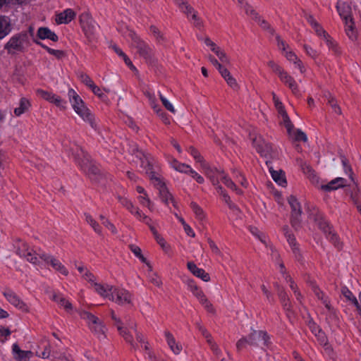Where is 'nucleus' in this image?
<instances>
[{
	"instance_id": "62",
	"label": "nucleus",
	"mask_w": 361,
	"mask_h": 361,
	"mask_svg": "<svg viewBox=\"0 0 361 361\" xmlns=\"http://www.w3.org/2000/svg\"><path fill=\"white\" fill-rule=\"evenodd\" d=\"M30 250L28 245L26 243H23L16 250V254L20 257H24L27 252Z\"/></svg>"
},
{
	"instance_id": "16",
	"label": "nucleus",
	"mask_w": 361,
	"mask_h": 361,
	"mask_svg": "<svg viewBox=\"0 0 361 361\" xmlns=\"http://www.w3.org/2000/svg\"><path fill=\"white\" fill-rule=\"evenodd\" d=\"M346 185V180L343 178H336L325 185H321V189L325 192L336 190Z\"/></svg>"
},
{
	"instance_id": "48",
	"label": "nucleus",
	"mask_w": 361,
	"mask_h": 361,
	"mask_svg": "<svg viewBox=\"0 0 361 361\" xmlns=\"http://www.w3.org/2000/svg\"><path fill=\"white\" fill-rule=\"evenodd\" d=\"M267 65L274 73H276L279 75V78L285 72L283 68L277 63H276L274 61H269L267 63Z\"/></svg>"
},
{
	"instance_id": "7",
	"label": "nucleus",
	"mask_w": 361,
	"mask_h": 361,
	"mask_svg": "<svg viewBox=\"0 0 361 361\" xmlns=\"http://www.w3.org/2000/svg\"><path fill=\"white\" fill-rule=\"evenodd\" d=\"M288 202L291 208L290 224L291 226L297 230L300 228L301 223V205L297 198L293 195H290L288 198Z\"/></svg>"
},
{
	"instance_id": "23",
	"label": "nucleus",
	"mask_w": 361,
	"mask_h": 361,
	"mask_svg": "<svg viewBox=\"0 0 361 361\" xmlns=\"http://www.w3.org/2000/svg\"><path fill=\"white\" fill-rule=\"evenodd\" d=\"M164 335L166 338L167 344L169 346L171 351L174 354L178 355L182 350V345L180 343L176 342L175 338L170 331H165Z\"/></svg>"
},
{
	"instance_id": "52",
	"label": "nucleus",
	"mask_w": 361,
	"mask_h": 361,
	"mask_svg": "<svg viewBox=\"0 0 361 361\" xmlns=\"http://www.w3.org/2000/svg\"><path fill=\"white\" fill-rule=\"evenodd\" d=\"M78 77L80 78L81 81L85 85L88 86L90 88H91L94 85V82L90 78V77L88 75H87L86 73H83V72L80 73L79 75H78Z\"/></svg>"
},
{
	"instance_id": "25",
	"label": "nucleus",
	"mask_w": 361,
	"mask_h": 361,
	"mask_svg": "<svg viewBox=\"0 0 361 361\" xmlns=\"http://www.w3.org/2000/svg\"><path fill=\"white\" fill-rule=\"evenodd\" d=\"M202 167L204 170L206 176L211 180L214 185H219L218 178L216 177V173H224V171H219L216 169L211 168L207 163H202Z\"/></svg>"
},
{
	"instance_id": "14",
	"label": "nucleus",
	"mask_w": 361,
	"mask_h": 361,
	"mask_svg": "<svg viewBox=\"0 0 361 361\" xmlns=\"http://www.w3.org/2000/svg\"><path fill=\"white\" fill-rule=\"evenodd\" d=\"M12 353L13 357L18 361H29L33 355L30 350H22L17 343L13 345Z\"/></svg>"
},
{
	"instance_id": "27",
	"label": "nucleus",
	"mask_w": 361,
	"mask_h": 361,
	"mask_svg": "<svg viewBox=\"0 0 361 361\" xmlns=\"http://www.w3.org/2000/svg\"><path fill=\"white\" fill-rule=\"evenodd\" d=\"M269 172L273 180L279 185L285 186L287 183L285 173L281 169L275 171L272 166H269Z\"/></svg>"
},
{
	"instance_id": "17",
	"label": "nucleus",
	"mask_w": 361,
	"mask_h": 361,
	"mask_svg": "<svg viewBox=\"0 0 361 361\" xmlns=\"http://www.w3.org/2000/svg\"><path fill=\"white\" fill-rule=\"evenodd\" d=\"M187 267L193 275L200 278L202 281L207 282L210 280L209 274L203 269L198 268L193 262H188Z\"/></svg>"
},
{
	"instance_id": "44",
	"label": "nucleus",
	"mask_w": 361,
	"mask_h": 361,
	"mask_svg": "<svg viewBox=\"0 0 361 361\" xmlns=\"http://www.w3.org/2000/svg\"><path fill=\"white\" fill-rule=\"evenodd\" d=\"M190 207L198 220L202 221L204 219L205 214L203 209L196 202H192Z\"/></svg>"
},
{
	"instance_id": "64",
	"label": "nucleus",
	"mask_w": 361,
	"mask_h": 361,
	"mask_svg": "<svg viewBox=\"0 0 361 361\" xmlns=\"http://www.w3.org/2000/svg\"><path fill=\"white\" fill-rule=\"evenodd\" d=\"M32 250H29L26 255L23 257L26 258V259L30 262V263H32L34 264H37L38 263V259L35 255V253L32 252Z\"/></svg>"
},
{
	"instance_id": "31",
	"label": "nucleus",
	"mask_w": 361,
	"mask_h": 361,
	"mask_svg": "<svg viewBox=\"0 0 361 361\" xmlns=\"http://www.w3.org/2000/svg\"><path fill=\"white\" fill-rule=\"evenodd\" d=\"M345 24V32L348 37L354 41L357 39V33L355 30L354 21L353 18H350L348 19L343 20Z\"/></svg>"
},
{
	"instance_id": "10",
	"label": "nucleus",
	"mask_w": 361,
	"mask_h": 361,
	"mask_svg": "<svg viewBox=\"0 0 361 361\" xmlns=\"http://www.w3.org/2000/svg\"><path fill=\"white\" fill-rule=\"evenodd\" d=\"M7 301L23 312H28L27 305L12 290L6 288L3 293Z\"/></svg>"
},
{
	"instance_id": "29",
	"label": "nucleus",
	"mask_w": 361,
	"mask_h": 361,
	"mask_svg": "<svg viewBox=\"0 0 361 361\" xmlns=\"http://www.w3.org/2000/svg\"><path fill=\"white\" fill-rule=\"evenodd\" d=\"M337 11L340 16L343 19H348L351 17V7L345 2L338 1L336 4Z\"/></svg>"
},
{
	"instance_id": "50",
	"label": "nucleus",
	"mask_w": 361,
	"mask_h": 361,
	"mask_svg": "<svg viewBox=\"0 0 361 361\" xmlns=\"http://www.w3.org/2000/svg\"><path fill=\"white\" fill-rule=\"evenodd\" d=\"M150 31L154 35V36L156 37V39L158 42H165L166 39L164 37V35L161 33L159 30L154 25L150 26Z\"/></svg>"
},
{
	"instance_id": "8",
	"label": "nucleus",
	"mask_w": 361,
	"mask_h": 361,
	"mask_svg": "<svg viewBox=\"0 0 361 361\" xmlns=\"http://www.w3.org/2000/svg\"><path fill=\"white\" fill-rule=\"evenodd\" d=\"M151 180L159 190V197L161 201L168 205L170 200L173 203V206L176 207V202L172 195L170 193L167 187L166 186L165 183L161 180V178L158 176L153 175L151 177Z\"/></svg>"
},
{
	"instance_id": "59",
	"label": "nucleus",
	"mask_w": 361,
	"mask_h": 361,
	"mask_svg": "<svg viewBox=\"0 0 361 361\" xmlns=\"http://www.w3.org/2000/svg\"><path fill=\"white\" fill-rule=\"evenodd\" d=\"M273 95V100L275 104V106L279 112V114H281L283 111H286L284 109V106L281 102L279 100V99L276 97V94L274 92H272Z\"/></svg>"
},
{
	"instance_id": "20",
	"label": "nucleus",
	"mask_w": 361,
	"mask_h": 361,
	"mask_svg": "<svg viewBox=\"0 0 361 361\" xmlns=\"http://www.w3.org/2000/svg\"><path fill=\"white\" fill-rule=\"evenodd\" d=\"M68 95L75 111H78L80 107L85 106L84 102L73 89H69Z\"/></svg>"
},
{
	"instance_id": "57",
	"label": "nucleus",
	"mask_w": 361,
	"mask_h": 361,
	"mask_svg": "<svg viewBox=\"0 0 361 361\" xmlns=\"http://www.w3.org/2000/svg\"><path fill=\"white\" fill-rule=\"evenodd\" d=\"M310 286L312 291L317 297V298L320 300H323L324 297V293L319 289V288L317 286V284L312 281L310 282Z\"/></svg>"
},
{
	"instance_id": "6",
	"label": "nucleus",
	"mask_w": 361,
	"mask_h": 361,
	"mask_svg": "<svg viewBox=\"0 0 361 361\" xmlns=\"http://www.w3.org/2000/svg\"><path fill=\"white\" fill-rule=\"evenodd\" d=\"M81 28L88 39L92 42L96 38L98 25L88 13H82L79 16Z\"/></svg>"
},
{
	"instance_id": "49",
	"label": "nucleus",
	"mask_w": 361,
	"mask_h": 361,
	"mask_svg": "<svg viewBox=\"0 0 361 361\" xmlns=\"http://www.w3.org/2000/svg\"><path fill=\"white\" fill-rule=\"evenodd\" d=\"M119 202L125 207L127 209H128L131 214L134 213L135 207L133 204V203L128 200L127 198L122 197L121 196L118 197Z\"/></svg>"
},
{
	"instance_id": "4",
	"label": "nucleus",
	"mask_w": 361,
	"mask_h": 361,
	"mask_svg": "<svg viewBox=\"0 0 361 361\" xmlns=\"http://www.w3.org/2000/svg\"><path fill=\"white\" fill-rule=\"evenodd\" d=\"M28 43L29 37L27 32H21L12 36L5 44L4 48L8 54H13L16 52L23 51Z\"/></svg>"
},
{
	"instance_id": "12",
	"label": "nucleus",
	"mask_w": 361,
	"mask_h": 361,
	"mask_svg": "<svg viewBox=\"0 0 361 361\" xmlns=\"http://www.w3.org/2000/svg\"><path fill=\"white\" fill-rule=\"evenodd\" d=\"M39 258L46 263L49 264L56 271H59L61 274L64 276L68 274L67 269L54 256L43 253L39 255Z\"/></svg>"
},
{
	"instance_id": "24",
	"label": "nucleus",
	"mask_w": 361,
	"mask_h": 361,
	"mask_svg": "<svg viewBox=\"0 0 361 361\" xmlns=\"http://www.w3.org/2000/svg\"><path fill=\"white\" fill-rule=\"evenodd\" d=\"M37 37L40 39H49L53 42H57L59 37L54 32L47 27H41L38 29Z\"/></svg>"
},
{
	"instance_id": "28",
	"label": "nucleus",
	"mask_w": 361,
	"mask_h": 361,
	"mask_svg": "<svg viewBox=\"0 0 361 361\" xmlns=\"http://www.w3.org/2000/svg\"><path fill=\"white\" fill-rule=\"evenodd\" d=\"M341 292L348 301L350 302L356 307L357 311L361 315V305H360L357 298L353 295V293L346 286L342 287Z\"/></svg>"
},
{
	"instance_id": "58",
	"label": "nucleus",
	"mask_w": 361,
	"mask_h": 361,
	"mask_svg": "<svg viewBox=\"0 0 361 361\" xmlns=\"http://www.w3.org/2000/svg\"><path fill=\"white\" fill-rule=\"evenodd\" d=\"M328 104L331 106V108L333 109L334 111L336 114H337L338 115L341 114V109L340 106H338L337 101L334 97H329V101Z\"/></svg>"
},
{
	"instance_id": "2",
	"label": "nucleus",
	"mask_w": 361,
	"mask_h": 361,
	"mask_svg": "<svg viewBox=\"0 0 361 361\" xmlns=\"http://www.w3.org/2000/svg\"><path fill=\"white\" fill-rule=\"evenodd\" d=\"M79 314L81 319L86 321L89 329L98 339L106 338V327L101 319L85 310L80 311Z\"/></svg>"
},
{
	"instance_id": "40",
	"label": "nucleus",
	"mask_w": 361,
	"mask_h": 361,
	"mask_svg": "<svg viewBox=\"0 0 361 361\" xmlns=\"http://www.w3.org/2000/svg\"><path fill=\"white\" fill-rule=\"evenodd\" d=\"M315 336L317 338V340L320 345H323L325 348V350L329 353L332 350V349L329 345L328 339L325 334V333L321 330L319 331L317 334H314Z\"/></svg>"
},
{
	"instance_id": "55",
	"label": "nucleus",
	"mask_w": 361,
	"mask_h": 361,
	"mask_svg": "<svg viewBox=\"0 0 361 361\" xmlns=\"http://www.w3.org/2000/svg\"><path fill=\"white\" fill-rule=\"evenodd\" d=\"M318 36H323L324 38L327 40V39L330 38V36L328 33L323 29V27L317 23V25L312 27Z\"/></svg>"
},
{
	"instance_id": "47",
	"label": "nucleus",
	"mask_w": 361,
	"mask_h": 361,
	"mask_svg": "<svg viewBox=\"0 0 361 361\" xmlns=\"http://www.w3.org/2000/svg\"><path fill=\"white\" fill-rule=\"evenodd\" d=\"M283 232L284 235L286 236L289 245L290 246H295V243H296L295 238L294 235L290 233L289 228L288 226H284L283 227Z\"/></svg>"
},
{
	"instance_id": "53",
	"label": "nucleus",
	"mask_w": 361,
	"mask_h": 361,
	"mask_svg": "<svg viewBox=\"0 0 361 361\" xmlns=\"http://www.w3.org/2000/svg\"><path fill=\"white\" fill-rule=\"evenodd\" d=\"M188 152L197 162H200L201 164L202 163H204L203 157L201 156L197 149H196L195 147L192 146L188 148Z\"/></svg>"
},
{
	"instance_id": "42",
	"label": "nucleus",
	"mask_w": 361,
	"mask_h": 361,
	"mask_svg": "<svg viewBox=\"0 0 361 361\" xmlns=\"http://www.w3.org/2000/svg\"><path fill=\"white\" fill-rule=\"evenodd\" d=\"M326 238L338 249L342 248V243L340 242V239L338 235L333 230L328 235H326Z\"/></svg>"
},
{
	"instance_id": "26",
	"label": "nucleus",
	"mask_w": 361,
	"mask_h": 361,
	"mask_svg": "<svg viewBox=\"0 0 361 361\" xmlns=\"http://www.w3.org/2000/svg\"><path fill=\"white\" fill-rule=\"evenodd\" d=\"M75 13L72 9L67 8L57 15L56 20L58 24H67L75 17Z\"/></svg>"
},
{
	"instance_id": "13",
	"label": "nucleus",
	"mask_w": 361,
	"mask_h": 361,
	"mask_svg": "<svg viewBox=\"0 0 361 361\" xmlns=\"http://www.w3.org/2000/svg\"><path fill=\"white\" fill-rule=\"evenodd\" d=\"M112 293H114V301L118 305L131 304L132 295L128 290L124 289L120 290L114 287Z\"/></svg>"
},
{
	"instance_id": "22",
	"label": "nucleus",
	"mask_w": 361,
	"mask_h": 361,
	"mask_svg": "<svg viewBox=\"0 0 361 361\" xmlns=\"http://www.w3.org/2000/svg\"><path fill=\"white\" fill-rule=\"evenodd\" d=\"M275 286L277 290L278 296L280 299V301L283 308L287 311H290L291 310V303L290 302L289 297L288 296L286 292L278 283H276Z\"/></svg>"
},
{
	"instance_id": "1",
	"label": "nucleus",
	"mask_w": 361,
	"mask_h": 361,
	"mask_svg": "<svg viewBox=\"0 0 361 361\" xmlns=\"http://www.w3.org/2000/svg\"><path fill=\"white\" fill-rule=\"evenodd\" d=\"M270 338L265 331L252 330L247 336H244L239 339L236 343L238 351L245 348L247 345L252 347H260L264 349V347H269L270 344Z\"/></svg>"
},
{
	"instance_id": "19",
	"label": "nucleus",
	"mask_w": 361,
	"mask_h": 361,
	"mask_svg": "<svg viewBox=\"0 0 361 361\" xmlns=\"http://www.w3.org/2000/svg\"><path fill=\"white\" fill-rule=\"evenodd\" d=\"M314 210H315V214H314V221L317 223L319 229L322 230L326 235H328L333 231L332 227L330 226L329 222L324 219L322 215L319 213L317 209L314 208Z\"/></svg>"
},
{
	"instance_id": "9",
	"label": "nucleus",
	"mask_w": 361,
	"mask_h": 361,
	"mask_svg": "<svg viewBox=\"0 0 361 361\" xmlns=\"http://www.w3.org/2000/svg\"><path fill=\"white\" fill-rule=\"evenodd\" d=\"M136 157L140 159L141 167L145 170V173L149 176L150 180L153 175L157 176L154 171V160L149 154L137 150Z\"/></svg>"
},
{
	"instance_id": "39",
	"label": "nucleus",
	"mask_w": 361,
	"mask_h": 361,
	"mask_svg": "<svg viewBox=\"0 0 361 361\" xmlns=\"http://www.w3.org/2000/svg\"><path fill=\"white\" fill-rule=\"evenodd\" d=\"M118 331H119L120 335L123 337L126 342L130 343L133 348H136V345L133 341V336L129 333V331L126 329H124L123 326L118 325Z\"/></svg>"
},
{
	"instance_id": "56",
	"label": "nucleus",
	"mask_w": 361,
	"mask_h": 361,
	"mask_svg": "<svg viewBox=\"0 0 361 361\" xmlns=\"http://www.w3.org/2000/svg\"><path fill=\"white\" fill-rule=\"evenodd\" d=\"M214 53L223 63H230V60L227 56L226 54L223 50H221L220 47H219L218 49L216 50Z\"/></svg>"
},
{
	"instance_id": "35",
	"label": "nucleus",
	"mask_w": 361,
	"mask_h": 361,
	"mask_svg": "<svg viewBox=\"0 0 361 361\" xmlns=\"http://www.w3.org/2000/svg\"><path fill=\"white\" fill-rule=\"evenodd\" d=\"M113 49L114 51L121 57L123 59V61L132 70L134 71H137V68L133 66L132 61L128 57V56L116 45L112 46Z\"/></svg>"
},
{
	"instance_id": "33",
	"label": "nucleus",
	"mask_w": 361,
	"mask_h": 361,
	"mask_svg": "<svg viewBox=\"0 0 361 361\" xmlns=\"http://www.w3.org/2000/svg\"><path fill=\"white\" fill-rule=\"evenodd\" d=\"M84 215L86 222L93 228L94 232L100 235H102V227L97 221L88 213H85Z\"/></svg>"
},
{
	"instance_id": "34",
	"label": "nucleus",
	"mask_w": 361,
	"mask_h": 361,
	"mask_svg": "<svg viewBox=\"0 0 361 361\" xmlns=\"http://www.w3.org/2000/svg\"><path fill=\"white\" fill-rule=\"evenodd\" d=\"M30 106V102L25 98H22L20 100L19 106L14 109V114L17 116H20L25 111H27Z\"/></svg>"
},
{
	"instance_id": "51",
	"label": "nucleus",
	"mask_w": 361,
	"mask_h": 361,
	"mask_svg": "<svg viewBox=\"0 0 361 361\" xmlns=\"http://www.w3.org/2000/svg\"><path fill=\"white\" fill-rule=\"evenodd\" d=\"M178 219L183 225L184 231L186 233V234L189 236L194 238L195 236V233L191 228V227L185 221V220L181 216H178Z\"/></svg>"
},
{
	"instance_id": "3",
	"label": "nucleus",
	"mask_w": 361,
	"mask_h": 361,
	"mask_svg": "<svg viewBox=\"0 0 361 361\" xmlns=\"http://www.w3.org/2000/svg\"><path fill=\"white\" fill-rule=\"evenodd\" d=\"M129 36L133 46L137 49V53L145 59V61L153 65L156 63L152 49L134 32H130Z\"/></svg>"
},
{
	"instance_id": "32",
	"label": "nucleus",
	"mask_w": 361,
	"mask_h": 361,
	"mask_svg": "<svg viewBox=\"0 0 361 361\" xmlns=\"http://www.w3.org/2000/svg\"><path fill=\"white\" fill-rule=\"evenodd\" d=\"M187 285L190 291L199 300L205 296L202 290L199 288L193 280L188 279L187 281Z\"/></svg>"
},
{
	"instance_id": "45",
	"label": "nucleus",
	"mask_w": 361,
	"mask_h": 361,
	"mask_svg": "<svg viewBox=\"0 0 361 361\" xmlns=\"http://www.w3.org/2000/svg\"><path fill=\"white\" fill-rule=\"evenodd\" d=\"M245 13L252 17L253 20H259V13L253 8V7L248 3L245 2L244 5Z\"/></svg>"
},
{
	"instance_id": "63",
	"label": "nucleus",
	"mask_w": 361,
	"mask_h": 361,
	"mask_svg": "<svg viewBox=\"0 0 361 361\" xmlns=\"http://www.w3.org/2000/svg\"><path fill=\"white\" fill-rule=\"evenodd\" d=\"M200 302L204 305V308L209 312H214V309L212 305V303L208 301L207 298H206V296H204V298H202V299H200Z\"/></svg>"
},
{
	"instance_id": "18",
	"label": "nucleus",
	"mask_w": 361,
	"mask_h": 361,
	"mask_svg": "<svg viewBox=\"0 0 361 361\" xmlns=\"http://www.w3.org/2000/svg\"><path fill=\"white\" fill-rule=\"evenodd\" d=\"M12 31L11 19L5 16H0V40L5 38Z\"/></svg>"
},
{
	"instance_id": "30",
	"label": "nucleus",
	"mask_w": 361,
	"mask_h": 361,
	"mask_svg": "<svg viewBox=\"0 0 361 361\" xmlns=\"http://www.w3.org/2000/svg\"><path fill=\"white\" fill-rule=\"evenodd\" d=\"M85 121L88 122L92 128L95 127V124L94 122V116L90 113V110L87 108L86 106L82 107H80V109L78 111H75Z\"/></svg>"
},
{
	"instance_id": "38",
	"label": "nucleus",
	"mask_w": 361,
	"mask_h": 361,
	"mask_svg": "<svg viewBox=\"0 0 361 361\" xmlns=\"http://www.w3.org/2000/svg\"><path fill=\"white\" fill-rule=\"evenodd\" d=\"M52 300L59 304L61 307H63L66 311H70L73 309L72 304L61 295L54 294Z\"/></svg>"
},
{
	"instance_id": "43",
	"label": "nucleus",
	"mask_w": 361,
	"mask_h": 361,
	"mask_svg": "<svg viewBox=\"0 0 361 361\" xmlns=\"http://www.w3.org/2000/svg\"><path fill=\"white\" fill-rule=\"evenodd\" d=\"M221 180L228 188L235 191L238 195H241L243 193L242 190L239 189L233 180L227 176H222Z\"/></svg>"
},
{
	"instance_id": "15",
	"label": "nucleus",
	"mask_w": 361,
	"mask_h": 361,
	"mask_svg": "<svg viewBox=\"0 0 361 361\" xmlns=\"http://www.w3.org/2000/svg\"><path fill=\"white\" fill-rule=\"evenodd\" d=\"M93 286H94L95 291L101 296L108 298L110 300H114V293H112L114 286L109 285L104 286L96 282H94Z\"/></svg>"
},
{
	"instance_id": "60",
	"label": "nucleus",
	"mask_w": 361,
	"mask_h": 361,
	"mask_svg": "<svg viewBox=\"0 0 361 361\" xmlns=\"http://www.w3.org/2000/svg\"><path fill=\"white\" fill-rule=\"evenodd\" d=\"M93 93L98 96L102 101H106L107 99L106 95L102 92V90L95 84L90 88Z\"/></svg>"
},
{
	"instance_id": "54",
	"label": "nucleus",
	"mask_w": 361,
	"mask_h": 361,
	"mask_svg": "<svg viewBox=\"0 0 361 361\" xmlns=\"http://www.w3.org/2000/svg\"><path fill=\"white\" fill-rule=\"evenodd\" d=\"M159 98H160V100L162 102V104L164 105V106L170 112L174 114L176 112V110L173 107V106L172 105V104L169 102L167 100L166 98H165L161 94V92H159Z\"/></svg>"
},
{
	"instance_id": "61",
	"label": "nucleus",
	"mask_w": 361,
	"mask_h": 361,
	"mask_svg": "<svg viewBox=\"0 0 361 361\" xmlns=\"http://www.w3.org/2000/svg\"><path fill=\"white\" fill-rule=\"evenodd\" d=\"M54 99L51 100L52 104H54L56 106L59 107L61 109H66V102L63 101L60 97L54 94Z\"/></svg>"
},
{
	"instance_id": "36",
	"label": "nucleus",
	"mask_w": 361,
	"mask_h": 361,
	"mask_svg": "<svg viewBox=\"0 0 361 361\" xmlns=\"http://www.w3.org/2000/svg\"><path fill=\"white\" fill-rule=\"evenodd\" d=\"M300 166L303 173H305L310 179H311L312 181L317 180V177L314 171L310 165L300 160Z\"/></svg>"
},
{
	"instance_id": "46",
	"label": "nucleus",
	"mask_w": 361,
	"mask_h": 361,
	"mask_svg": "<svg viewBox=\"0 0 361 361\" xmlns=\"http://www.w3.org/2000/svg\"><path fill=\"white\" fill-rule=\"evenodd\" d=\"M36 93L39 97L49 102L50 103L51 102V100L54 99L53 97L54 96V94H53L52 92L45 91L42 89H37L36 90Z\"/></svg>"
},
{
	"instance_id": "41",
	"label": "nucleus",
	"mask_w": 361,
	"mask_h": 361,
	"mask_svg": "<svg viewBox=\"0 0 361 361\" xmlns=\"http://www.w3.org/2000/svg\"><path fill=\"white\" fill-rule=\"evenodd\" d=\"M282 117V121L281 122L286 127L288 135L291 134V132L294 128L293 124L292 123L288 114L286 111H283L281 114H280Z\"/></svg>"
},
{
	"instance_id": "5",
	"label": "nucleus",
	"mask_w": 361,
	"mask_h": 361,
	"mask_svg": "<svg viewBox=\"0 0 361 361\" xmlns=\"http://www.w3.org/2000/svg\"><path fill=\"white\" fill-rule=\"evenodd\" d=\"M75 159L81 169L87 173L90 179H96V175L100 176V170L90 163L89 154L82 148L77 150Z\"/></svg>"
},
{
	"instance_id": "37",
	"label": "nucleus",
	"mask_w": 361,
	"mask_h": 361,
	"mask_svg": "<svg viewBox=\"0 0 361 361\" xmlns=\"http://www.w3.org/2000/svg\"><path fill=\"white\" fill-rule=\"evenodd\" d=\"M286 57L289 61L293 62L295 65H297L301 73H304L305 69L302 65V61L298 58L295 54L291 51H287L286 54Z\"/></svg>"
},
{
	"instance_id": "11",
	"label": "nucleus",
	"mask_w": 361,
	"mask_h": 361,
	"mask_svg": "<svg viewBox=\"0 0 361 361\" xmlns=\"http://www.w3.org/2000/svg\"><path fill=\"white\" fill-rule=\"evenodd\" d=\"M252 145L256 148L257 152L264 157H267L272 151L271 144L265 142L261 136L252 138Z\"/></svg>"
},
{
	"instance_id": "21",
	"label": "nucleus",
	"mask_w": 361,
	"mask_h": 361,
	"mask_svg": "<svg viewBox=\"0 0 361 361\" xmlns=\"http://www.w3.org/2000/svg\"><path fill=\"white\" fill-rule=\"evenodd\" d=\"M279 78L283 83L288 86L294 94H299V90L295 80L286 71H285Z\"/></svg>"
}]
</instances>
